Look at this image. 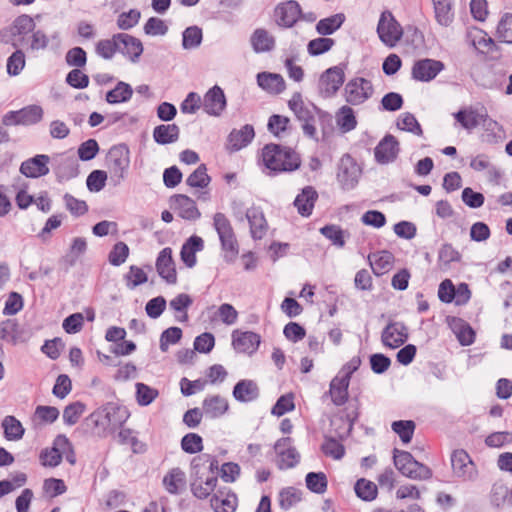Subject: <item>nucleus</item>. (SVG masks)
<instances>
[{"mask_svg":"<svg viewBox=\"0 0 512 512\" xmlns=\"http://www.w3.org/2000/svg\"><path fill=\"white\" fill-rule=\"evenodd\" d=\"M393 459L395 467L408 478L426 480L432 476L431 470L416 461L407 451L394 449Z\"/></svg>","mask_w":512,"mask_h":512,"instance_id":"5","label":"nucleus"},{"mask_svg":"<svg viewBox=\"0 0 512 512\" xmlns=\"http://www.w3.org/2000/svg\"><path fill=\"white\" fill-rule=\"evenodd\" d=\"M36 25L33 18L27 14L18 16L10 27V33L14 38L13 45H22L26 36L33 32Z\"/></svg>","mask_w":512,"mask_h":512,"instance_id":"23","label":"nucleus"},{"mask_svg":"<svg viewBox=\"0 0 512 512\" xmlns=\"http://www.w3.org/2000/svg\"><path fill=\"white\" fill-rule=\"evenodd\" d=\"M202 459L195 457L191 462V471L193 481L191 483V492L198 499H206L216 488L218 479L214 475V469H217V462L212 461L210 464L211 475L204 478V473L201 472Z\"/></svg>","mask_w":512,"mask_h":512,"instance_id":"3","label":"nucleus"},{"mask_svg":"<svg viewBox=\"0 0 512 512\" xmlns=\"http://www.w3.org/2000/svg\"><path fill=\"white\" fill-rule=\"evenodd\" d=\"M181 448L189 454H195L203 450L202 437L196 433H188L181 440Z\"/></svg>","mask_w":512,"mask_h":512,"instance_id":"61","label":"nucleus"},{"mask_svg":"<svg viewBox=\"0 0 512 512\" xmlns=\"http://www.w3.org/2000/svg\"><path fill=\"white\" fill-rule=\"evenodd\" d=\"M204 247V242L202 238L198 236L190 237L182 246L180 257L183 263L192 268L197 261L196 253L201 251Z\"/></svg>","mask_w":512,"mask_h":512,"instance_id":"34","label":"nucleus"},{"mask_svg":"<svg viewBox=\"0 0 512 512\" xmlns=\"http://www.w3.org/2000/svg\"><path fill=\"white\" fill-rule=\"evenodd\" d=\"M262 164L272 172H292L301 165L299 155L292 149L277 144H267L261 153Z\"/></svg>","mask_w":512,"mask_h":512,"instance_id":"1","label":"nucleus"},{"mask_svg":"<svg viewBox=\"0 0 512 512\" xmlns=\"http://www.w3.org/2000/svg\"><path fill=\"white\" fill-rule=\"evenodd\" d=\"M124 281L129 289H135L137 286L143 285L148 281V275L143 268L131 265L124 275Z\"/></svg>","mask_w":512,"mask_h":512,"instance_id":"43","label":"nucleus"},{"mask_svg":"<svg viewBox=\"0 0 512 512\" xmlns=\"http://www.w3.org/2000/svg\"><path fill=\"white\" fill-rule=\"evenodd\" d=\"M130 254V249L126 243L117 242L108 255V260L113 266H120L123 264Z\"/></svg>","mask_w":512,"mask_h":512,"instance_id":"59","label":"nucleus"},{"mask_svg":"<svg viewBox=\"0 0 512 512\" xmlns=\"http://www.w3.org/2000/svg\"><path fill=\"white\" fill-rule=\"evenodd\" d=\"M370 266L375 275L381 276L389 272L394 265V255L387 251H378L368 257Z\"/></svg>","mask_w":512,"mask_h":512,"instance_id":"31","label":"nucleus"},{"mask_svg":"<svg viewBox=\"0 0 512 512\" xmlns=\"http://www.w3.org/2000/svg\"><path fill=\"white\" fill-rule=\"evenodd\" d=\"M254 135V128L251 125H245L239 130H233L228 138V146L234 151L240 150L252 141Z\"/></svg>","mask_w":512,"mask_h":512,"instance_id":"37","label":"nucleus"},{"mask_svg":"<svg viewBox=\"0 0 512 512\" xmlns=\"http://www.w3.org/2000/svg\"><path fill=\"white\" fill-rule=\"evenodd\" d=\"M19 111L20 124L24 126L33 125L40 122L43 118L44 111L38 105H29Z\"/></svg>","mask_w":512,"mask_h":512,"instance_id":"46","label":"nucleus"},{"mask_svg":"<svg viewBox=\"0 0 512 512\" xmlns=\"http://www.w3.org/2000/svg\"><path fill=\"white\" fill-rule=\"evenodd\" d=\"M276 463L280 469H289L294 467L300 459L296 448L292 445L290 437L279 439L275 445Z\"/></svg>","mask_w":512,"mask_h":512,"instance_id":"12","label":"nucleus"},{"mask_svg":"<svg viewBox=\"0 0 512 512\" xmlns=\"http://www.w3.org/2000/svg\"><path fill=\"white\" fill-rule=\"evenodd\" d=\"M259 86L271 94H279L285 90V81L280 74L262 72L257 75Z\"/></svg>","mask_w":512,"mask_h":512,"instance_id":"36","label":"nucleus"},{"mask_svg":"<svg viewBox=\"0 0 512 512\" xmlns=\"http://www.w3.org/2000/svg\"><path fill=\"white\" fill-rule=\"evenodd\" d=\"M237 504V496L230 489H219L210 500L215 512H234Z\"/></svg>","mask_w":512,"mask_h":512,"instance_id":"25","label":"nucleus"},{"mask_svg":"<svg viewBox=\"0 0 512 512\" xmlns=\"http://www.w3.org/2000/svg\"><path fill=\"white\" fill-rule=\"evenodd\" d=\"M202 409L207 417L219 418L228 411L229 403L220 395H208L203 401Z\"/></svg>","mask_w":512,"mask_h":512,"instance_id":"33","label":"nucleus"},{"mask_svg":"<svg viewBox=\"0 0 512 512\" xmlns=\"http://www.w3.org/2000/svg\"><path fill=\"white\" fill-rule=\"evenodd\" d=\"M301 8L296 1L282 2L275 7L274 17L279 26L292 27L300 18Z\"/></svg>","mask_w":512,"mask_h":512,"instance_id":"18","label":"nucleus"},{"mask_svg":"<svg viewBox=\"0 0 512 512\" xmlns=\"http://www.w3.org/2000/svg\"><path fill=\"white\" fill-rule=\"evenodd\" d=\"M400 152L399 142L395 136L386 134L374 148V158L378 164L393 163Z\"/></svg>","mask_w":512,"mask_h":512,"instance_id":"13","label":"nucleus"},{"mask_svg":"<svg viewBox=\"0 0 512 512\" xmlns=\"http://www.w3.org/2000/svg\"><path fill=\"white\" fill-rule=\"evenodd\" d=\"M408 339V328L402 322H390L383 329L381 341L385 347L396 349Z\"/></svg>","mask_w":512,"mask_h":512,"instance_id":"16","label":"nucleus"},{"mask_svg":"<svg viewBox=\"0 0 512 512\" xmlns=\"http://www.w3.org/2000/svg\"><path fill=\"white\" fill-rule=\"evenodd\" d=\"M50 158L48 155L40 154L24 161L20 166V172L26 177L38 178L49 173L48 164Z\"/></svg>","mask_w":512,"mask_h":512,"instance_id":"21","label":"nucleus"},{"mask_svg":"<svg viewBox=\"0 0 512 512\" xmlns=\"http://www.w3.org/2000/svg\"><path fill=\"white\" fill-rule=\"evenodd\" d=\"M400 130L411 132L415 135H422L423 131L417 119L412 113L404 112L399 115L396 123Z\"/></svg>","mask_w":512,"mask_h":512,"instance_id":"50","label":"nucleus"},{"mask_svg":"<svg viewBox=\"0 0 512 512\" xmlns=\"http://www.w3.org/2000/svg\"><path fill=\"white\" fill-rule=\"evenodd\" d=\"M192 302V298L188 294L181 293L174 297L170 301L169 305L175 312L181 313L180 316H177V319L181 322H185L188 320V314L186 310L192 304Z\"/></svg>","mask_w":512,"mask_h":512,"instance_id":"52","label":"nucleus"},{"mask_svg":"<svg viewBox=\"0 0 512 512\" xmlns=\"http://www.w3.org/2000/svg\"><path fill=\"white\" fill-rule=\"evenodd\" d=\"M481 125L486 132L487 141L489 143H498L505 138L503 126L496 120L490 118L487 111H485Z\"/></svg>","mask_w":512,"mask_h":512,"instance_id":"40","label":"nucleus"},{"mask_svg":"<svg viewBox=\"0 0 512 512\" xmlns=\"http://www.w3.org/2000/svg\"><path fill=\"white\" fill-rule=\"evenodd\" d=\"M288 105L299 120H307L308 118H311L312 113L309 110V108L305 105L302 95L300 93L293 94L288 102Z\"/></svg>","mask_w":512,"mask_h":512,"instance_id":"58","label":"nucleus"},{"mask_svg":"<svg viewBox=\"0 0 512 512\" xmlns=\"http://www.w3.org/2000/svg\"><path fill=\"white\" fill-rule=\"evenodd\" d=\"M239 317L238 311L229 303L221 304L215 313V319L221 321L227 326H232L237 323Z\"/></svg>","mask_w":512,"mask_h":512,"instance_id":"51","label":"nucleus"},{"mask_svg":"<svg viewBox=\"0 0 512 512\" xmlns=\"http://www.w3.org/2000/svg\"><path fill=\"white\" fill-rule=\"evenodd\" d=\"M162 484L169 494H181L186 490V473L179 467L171 468L163 477Z\"/></svg>","mask_w":512,"mask_h":512,"instance_id":"24","label":"nucleus"},{"mask_svg":"<svg viewBox=\"0 0 512 512\" xmlns=\"http://www.w3.org/2000/svg\"><path fill=\"white\" fill-rule=\"evenodd\" d=\"M352 376V366L346 364L330 383L329 394L336 405L344 404L348 399V387Z\"/></svg>","mask_w":512,"mask_h":512,"instance_id":"10","label":"nucleus"},{"mask_svg":"<svg viewBox=\"0 0 512 512\" xmlns=\"http://www.w3.org/2000/svg\"><path fill=\"white\" fill-rule=\"evenodd\" d=\"M344 71L335 66L327 69L319 78L318 91L324 98H329L340 89L344 83Z\"/></svg>","mask_w":512,"mask_h":512,"instance_id":"11","label":"nucleus"},{"mask_svg":"<svg viewBox=\"0 0 512 512\" xmlns=\"http://www.w3.org/2000/svg\"><path fill=\"white\" fill-rule=\"evenodd\" d=\"M233 396L240 402H251L258 398L259 388L255 381L244 379L240 380L233 389Z\"/></svg>","mask_w":512,"mask_h":512,"instance_id":"35","label":"nucleus"},{"mask_svg":"<svg viewBox=\"0 0 512 512\" xmlns=\"http://www.w3.org/2000/svg\"><path fill=\"white\" fill-rule=\"evenodd\" d=\"M119 42L116 39V34L112 36L110 39H102L96 43L95 51L96 53L104 58L111 59L116 51H118Z\"/></svg>","mask_w":512,"mask_h":512,"instance_id":"53","label":"nucleus"},{"mask_svg":"<svg viewBox=\"0 0 512 512\" xmlns=\"http://www.w3.org/2000/svg\"><path fill=\"white\" fill-rule=\"evenodd\" d=\"M250 224V232L254 239H262L267 232L268 224L263 212L257 207H251L246 212Z\"/></svg>","mask_w":512,"mask_h":512,"instance_id":"30","label":"nucleus"},{"mask_svg":"<svg viewBox=\"0 0 512 512\" xmlns=\"http://www.w3.org/2000/svg\"><path fill=\"white\" fill-rule=\"evenodd\" d=\"M250 43L256 53H264L274 49L276 40L267 29L257 28L251 34Z\"/></svg>","mask_w":512,"mask_h":512,"instance_id":"29","label":"nucleus"},{"mask_svg":"<svg viewBox=\"0 0 512 512\" xmlns=\"http://www.w3.org/2000/svg\"><path fill=\"white\" fill-rule=\"evenodd\" d=\"M435 17L437 22L442 26H448L453 20L451 12V2L434 3Z\"/></svg>","mask_w":512,"mask_h":512,"instance_id":"62","label":"nucleus"},{"mask_svg":"<svg viewBox=\"0 0 512 512\" xmlns=\"http://www.w3.org/2000/svg\"><path fill=\"white\" fill-rule=\"evenodd\" d=\"M373 94V87L369 80L354 79V105L365 102Z\"/></svg>","mask_w":512,"mask_h":512,"instance_id":"49","label":"nucleus"},{"mask_svg":"<svg viewBox=\"0 0 512 512\" xmlns=\"http://www.w3.org/2000/svg\"><path fill=\"white\" fill-rule=\"evenodd\" d=\"M465 39L468 45L480 53L488 52L494 44L492 38L477 27L467 28Z\"/></svg>","mask_w":512,"mask_h":512,"instance_id":"26","label":"nucleus"},{"mask_svg":"<svg viewBox=\"0 0 512 512\" xmlns=\"http://www.w3.org/2000/svg\"><path fill=\"white\" fill-rule=\"evenodd\" d=\"M4 436L9 441H18L23 438L25 429L22 423L14 416L8 415L2 420Z\"/></svg>","mask_w":512,"mask_h":512,"instance_id":"39","label":"nucleus"},{"mask_svg":"<svg viewBox=\"0 0 512 512\" xmlns=\"http://www.w3.org/2000/svg\"><path fill=\"white\" fill-rule=\"evenodd\" d=\"M158 390L144 383L136 384V399L141 406H147L158 397Z\"/></svg>","mask_w":512,"mask_h":512,"instance_id":"56","label":"nucleus"},{"mask_svg":"<svg viewBox=\"0 0 512 512\" xmlns=\"http://www.w3.org/2000/svg\"><path fill=\"white\" fill-rule=\"evenodd\" d=\"M391 428L400 437L401 441L406 444L413 437L415 424L411 420H398L392 423Z\"/></svg>","mask_w":512,"mask_h":512,"instance_id":"54","label":"nucleus"},{"mask_svg":"<svg viewBox=\"0 0 512 512\" xmlns=\"http://www.w3.org/2000/svg\"><path fill=\"white\" fill-rule=\"evenodd\" d=\"M461 255L451 244H444L438 252V260L441 266H449L452 262H458Z\"/></svg>","mask_w":512,"mask_h":512,"instance_id":"64","label":"nucleus"},{"mask_svg":"<svg viewBox=\"0 0 512 512\" xmlns=\"http://www.w3.org/2000/svg\"><path fill=\"white\" fill-rule=\"evenodd\" d=\"M132 94L133 90L130 85L119 82L114 89L106 94V100L111 104L126 102L132 97Z\"/></svg>","mask_w":512,"mask_h":512,"instance_id":"47","label":"nucleus"},{"mask_svg":"<svg viewBox=\"0 0 512 512\" xmlns=\"http://www.w3.org/2000/svg\"><path fill=\"white\" fill-rule=\"evenodd\" d=\"M301 500L302 491L294 487L284 488L279 493V505L284 510L294 507Z\"/></svg>","mask_w":512,"mask_h":512,"instance_id":"44","label":"nucleus"},{"mask_svg":"<svg viewBox=\"0 0 512 512\" xmlns=\"http://www.w3.org/2000/svg\"><path fill=\"white\" fill-rule=\"evenodd\" d=\"M490 503L497 509L512 506V490L503 482H495L490 492Z\"/></svg>","mask_w":512,"mask_h":512,"instance_id":"32","label":"nucleus"},{"mask_svg":"<svg viewBox=\"0 0 512 512\" xmlns=\"http://www.w3.org/2000/svg\"><path fill=\"white\" fill-rule=\"evenodd\" d=\"M210 180L211 179L207 174L206 166L201 164L193 173L187 177L186 183L188 186L193 188H205L209 185Z\"/></svg>","mask_w":512,"mask_h":512,"instance_id":"55","label":"nucleus"},{"mask_svg":"<svg viewBox=\"0 0 512 512\" xmlns=\"http://www.w3.org/2000/svg\"><path fill=\"white\" fill-rule=\"evenodd\" d=\"M130 166V152L125 145L113 146L107 154V167L111 177L120 183Z\"/></svg>","mask_w":512,"mask_h":512,"instance_id":"7","label":"nucleus"},{"mask_svg":"<svg viewBox=\"0 0 512 512\" xmlns=\"http://www.w3.org/2000/svg\"><path fill=\"white\" fill-rule=\"evenodd\" d=\"M443 62L434 59H421L414 63L412 67V77L421 82L433 80L441 71L444 70Z\"/></svg>","mask_w":512,"mask_h":512,"instance_id":"17","label":"nucleus"},{"mask_svg":"<svg viewBox=\"0 0 512 512\" xmlns=\"http://www.w3.org/2000/svg\"><path fill=\"white\" fill-rule=\"evenodd\" d=\"M71 452V443L64 435H58L52 447H47L41 450L39 454V461L42 466L54 468L58 466L64 454Z\"/></svg>","mask_w":512,"mask_h":512,"instance_id":"9","label":"nucleus"},{"mask_svg":"<svg viewBox=\"0 0 512 512\" xmlns=\"http://www.w3.org/2000/svg\"><path fill=\"white\" fill-rule=\"evenodd\" d=\"M129 417L125 407L108 403L94 411L89 420L102 432H112L122 426Z\"/></svg>","mask_w":512,"mask_h":512,"instance_id":"2","label":"nucleus"},{"mask_svg":"<svg viewBox=\"0 0 512 512\" xmlns=\"http://www.w3.org/2000/svg\"><path fill=\"white\" fill-rule=\"evenodd\" d=\"M202 102L204 111L211 116H219L226 107V98L219 86H214L208 90Z\"/></svg>","mask_w":512,"mask_h":512,"instance_id":"19","label":"nucleus"},{"mask_svg":"<svg viewBox=\"0 0 512 512\" xmlns=\"http://www.w3.org/2000/svg\"><path fill=\"white\" fill-rule=\"evenodd\" d=\"M213 226L218 233L225 259L233 261L239 253V245L230 220L218 212L213 217Z\"/></svg>","mask_w":512,"mask_h":512,"instance_id":"4","label":"nucleus"},{"mask_svg":"<svg viewBox=\"0 0 512 512\" xmlns=\"http://www.w3.org/2000/svg\"><path fill=\"white\" fill-rule=\"evenodd\" d=\"M116 39L119 42L118 51L126 55L130 60L135 61L143 52L141 41L129 34L118 33Z\"/></svg>","mask_w":512,"mask_h":512,"instance_id":"27","label":"nucleus"},{"mask_svg":"<svg viewBox=\"0 0 512 512\" xmlns=\"http://www.w3.org/2000/svg\"><path fill=\"white\" fill-rule=\"evenodd\" d=\"M352 157L344 155L338 165L337 179L343 187H349L351 184Z\"/></svg>","mask_w":512,"mask_h":512,"instance_id":"57","label":"nucleus"},{"mask_svg":"<svg viewBox=\"0 0 512 512\" xmlns=\"http://www.w3.org/2000/svg\"><path fill=\"white\" fill-rule=\"evenodd\" d=\"M451 466L454 475L458 478L472 480L476 477L477 471L475 464L469 454L463 449L453 451L451 455Z\"/></svg>","mask_w":512,"mask_h":512,"instance_id":"14","label":"nucleus"},{"mask_svg":"<svg viewBox=\"0 0 512 512\" xmlns=\"http://www.w3.org/2000/svg\"><path fill=\"white\" fill-rule=\"evenodd\" d=\"M180 130L176 124H161L154 128L153 138L158 144H170L179 138Z\"/></svg>","mask_w":512,"mask_h":512,"instance_id":"38","label":"nucleus"},{"mask_svg":"<svg viewBox=\"0 0 512 512\" xmlns=\"http://www.w3.org/2000/svg\"><path fill=\"white\" fill-rule=\"evenodd\" d=\"M485 111L486 109L484 107L478 109L469 106L460 109L458 112L454 113L453 116L463 129L471 131L481 125Z\"/></svg>","mask_w":512,"mask_h":512,"instance_id":"22","label":"nucleus"},{"mask_svg":"<svg viewBox=\"0 0 512 512\" xmlns=\"http://www.w3.org/2000/svg\"><path fill=\"white\" fill-rule=\"evenodd\" d=\"M307 488L317 494H323L327 490L328 480L323 472H310L305 478Z\"/></svg>","mask_w":512,"mask_h":512,"instance_id":"48","label":"nucleus"},{"mask_svg":"<svg viewBox=\"0 0 512 512\" xmlns=\"http://www.w3.org/2000/svg\"><path fill=\"white\" fill-rule=\"evenodd\" d=\"M343 439L344 437L342 435L340 436L339 440L333 437L326 436L321 445V450L323 454L335 460L341 459L345 454V448L342 443Z\"/></svg>","mask_w":512,"mask_h":512,"instance_id":"41","label":"nucleus"},{"mask_svg":"<svg viewBox=\"0 0 512 512\" xmlns=\"http://www.w3.org/2000/svg\"><path fill=\"white\" fill-rule=\"evenodd\" d=\"M497 37L503 42L512 43V14H504L497 26Z\"/></svg>","mask_w":512,"mask_h":512,"instance_id":"63","label":"nucleus"},{"mask_svg":"<svg viewBox=\"0 0 512 512\" xmlns=\"http://www.w3.org/2000/svg\"><path fill=\"white\" fill-rule=\"evenodd\" d=\"M317 199V191L313 187L307 186L296 196L294 206L297 208L300 215L308 217L312 214Z\"/></svg>","mask_w":512,"mask_h":512,"instance_id":"28","label":"nucleus"},{"mask_svg":"<svg viewBox=\"0 0 512 512\" xmlns=\"http://www.w3.org/2000/svg\"><path fill=\"white\" fill-rule=\"evenodd\" d=\"M377 34L381 42L390 48L396 46L401 40L403 36L402 27L390 11L386 10L381 13L377 25Z\"/></svg>","mask_w":512,"mask_h":512,"instance_id":"6","label":"nucleus"},{"mask_svg":"<svg viewBox=\"0 0 512 512\" xmlns=\"http://www.w3.org/2000/svg\"><path fill=\"white\" fill-rule=\"evenodd\" d=\"M261 341L260 334L253 331L234 329L231 332V346L238 354L254 355L258 351Z\"/></svg>","mask_w":512,"mask_h":512,"instance_id":"8","label":"nucleus"},{"mask_svg":"<svg viewBox=\"0 0 512 512\" xmlns=\"http://www.w3.org/2000/svg\"><path fill=\"white\" fill-rule=\"evenodd\" d=\"M345 16L341 13L332 15L330 17L321 19L317 25L316 30L321 35H329L335 32L343 24Z\"/></svg>","mask_w":512,"mask_h":512,"instance_id":"45","label":"nucleus"},{"mask_svg":"<svg viewBox=\"0 0 512 512\" xmlns=\"http://www.w3.org/2000/svg\"><path fill=\"white\" fill-rule=\"evenodd\" d=\"M290 120L286 116L272 115L268 121V129L276 137L283 136L289 130Z\"/></svg>","mask_w":512,"mask_h":512,"instance_id":"60","label":"nucleus"},{"mask_svg":"<svg viewBox=\"0 0 512 512\" xmlns=\"http://www.w3.org/2000/svg\"><path fill=\"white\" fill-rule=\"evenodd\" d=\"M155 267L158 275L168 284L174 285L177 283V271L171 248L166 247L159 252Z\"/></svg>","mask_w":512,"mask_h":512,"instance_id":"15","label":"nucleus"},{"mask_svg":"<svg viewBox=\"0 0 512 512\" xmlns=\"http://www.w3.org/2000/svg\"><path fill=\"white\" fill-rule=\"evenodd\" d=\"M170 207L183 219L195 220L200 216L195 201L183 194L173 196Z\"/></svg>","mask_w":512,"mask_h":512,"instance_id":"20","label":"nucleus"},{"mask_svg":"<svg viewBox=\"0 0 512 512\" xmlns=\"http://www.w3.org/2000/svg\"><path fill=\"white\" fill-rule=\"evenodd\" d=\"M354 492L360 499L372 501L377 497L378 489L374 482L362 478L354 485Z\"/></svg>","mask_w":512,"mask_h":512,"instance_id":"42","label":"nucleus"}]
</instances>
